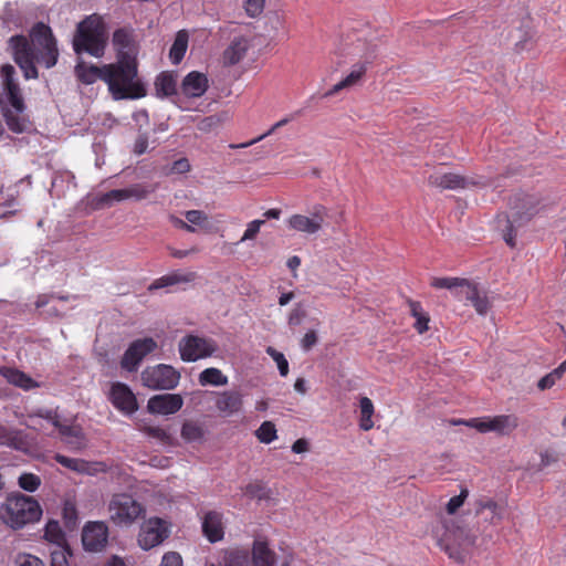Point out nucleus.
<instances>
[{
  "instance_id": "63",
  "label": "nucleus",
  "mask_w": 566,
  "mask_h": 566,
  "mask_svg": "<svg viewBox=\"0 0 566 566\" xmlns=\"http://www.w3.org/2000/svg\"><path fill=\"white\" fill-rule=\"evenodd\" d=\"M51 566H69L63 552H53L51 554Z\"/></svg>"
},
{
  "instance_id": "26",
  "label": "nucleus",
  "mask_w": 566,
  "mask_h": 566,
  "mask_svg": "<svg viewBox=\"0 0 566 566\" xmlns=\"http://www.w3.org/2000/svg\"><path fill=\"white\" fill-rule=\"evenodd\" d=\"M113 45L119 55H134V34L129 28H119L113 33Z\"/></svg>"
},
{
  "instance_id": "60",
  "label": "nucleus",
  "mask_w": 566,
  "mask_h": 566,
  "mask_svg": "<svg viewBox=\"0 0 566 566\" xmlns=\"http://www.w3.org/2000/svg\"><path fill=\"white\" fill-rule=\"evenodd\" d=\"M190 170V163L187 158H180L174 161L171 166V172L175 174H185Z\"/></svg>"
},
{
  "instance_id": "59",
  "label": "nucleus",
  "mask_w": 566,
  "mask_h": 566,
  "mask_svg": "<svg viewBox=\"0 0 566 566\" xmlns=\"http://www.w3.org/2000/svg\"><path fill=\"white\" fill-rule=\"evenodd\" d=\"M317 343V334L315 331H308L305 333L304 337L301 340L302 348L304 350H310Z\"/></svg>"
},
{
  "instance_id": "22",
  "label": "nucleus",
  "mask_w": 566,
  "mask_h": 566,
  "mask_svg": "<svg viewBox=\"0 0 566 566\" xmlns=\"http://www.w3.org/2000/svg\"><path fill=\"white\" fill-rule=\"evenodd\" d=\"M209 88L208 76L199 71L189 72L182 80L180 92L189 98L201 97Z\"/></svg>"
},
{
  "instance_id": "12",
  "label": "nucleus",
  "mask_w": 566,
  "mask_h": 566,
  "mask_svg": "<svg viewBox=\"0 0 566 566\" xmlns=\"http://www.w3.org/2000/svg\"><path fill=\"white\" fill-rule=\"evenodd\" d=\"M428 185L441 190H458L470 187H486L489 182L483 178L464 177L454 172H434L428 177Z\"/></svg>"
},
{
  "instance_id": "34",
  "label": "nucleus",
  "mask_w": 566,
  "mask_h": 566,
  "mask_svg": "<svg viewBox=\"0 0 566 566\" xmlns=\"http://www.w3.org/2000/svg\"><path fill=\"white\" fill-rule=\"evenodd\" d=\"M155 87L158 95L171 96L177 93V81L172 73L161 72L155 81Z\"/></svg>"
},
{
  "instance_id": "62",
  "label": "nucleus",
  "mask_w": 566,
  "mask_h": 566,
  "mask_svg": "<svg viewBox=\"0 0 566 566\" xmlns=\"http://www.w3.org/2000/svg\"><path fill=\"white\" fill-rule=\"evenodd\" d=\"M305 316V312L301 310L300 305L293 308L289 315L290 325H298Z\"/></svg>"
},
{
  "instance_id": "24",
  "label": "nucleus",
  "mask_w": 566,
  "mask_h": 566,
  "mask_svg": "<svg viewBox=\"0 0 566 566\" xmlns=\"http://www.w3.org/2000/svg\"><path fill=\"white\" fill-rule=\"evenodd\" d=\"M198 274L192 271H174L166 275L156 279L149 286L148 291H155L164 287H169L177 284H188L196 281Z\"/></svg>"
},
{
  "instance_id": "15",
  "label": "nucleus",
  "mask_w": 566,
  "mask_h": 566,
  "mask_svg": "<svg viewBox=\"0 0 566 566\" xmlns=\"http://www.w3.org/2000/svg\"><path fill=\"white\" fill-rule=\"evenodd\" d=\"M169 531L164 520L149 518L142 527L138 535L139 546L147 551L161 544L168 537Z\"/></svg>"
},
{
  "instance_id": "9",
  "label": "nucleus",
  "mask_w": 566,
  "mask_h": 566,
  "mask_svg": "<svg viewBox=\"0 0 566 566\" xmlns=\"http://www.w3.org/2000/svg\"><path fill=\"white\" fill-rule=\"evenodd\" d=\"M142 382L153 390H171L180 380V374L174 367L165 364L147 367L142 371Z\"/></svg>"
},
{
  "instance_id": "51",
  "label": "nucleus",
  "mask_w": 566,
  "mask_h": 566,
  "mask_svg": "<svg viewBox=\"0 0 566 566\" xmlns=\"http://www.w3.org/2000/svg\"><path fill=\"white\" fill-rule=\"evenodd\" d=\"M263 224L264 220H253L249 222L240 242L253 240L258 235L260 228Z\"/></svg>"
},
{
  "instance_id": "64",
  "label": "nucleus",
  "mask_w": 566,
  "mask_h": 566,
  "mask_svg": "<svg viewBox=\"0 0 566 566\" xmlns=\"http://www.w3.org/2000/svg\"><path fill=\"white\" fill-rule=\"evenodd\" d=\"M310 449V443L306 439L304 438H301V439H297L293 444H292V451L294 453H303V452H306L308 451Z\"/></svg>"
},
{
  "instance_id": "43",
  "label": "nucleus",
  "mask_w": 566,
  "mask_h": 566,
  "mask_svg": "<svg viewBox=\"0 0 566 566\" xmlns=\"http://www.w3.org/2000/svg\"><path fill=\"white\" fill-rule=\"evenodd\" d=\"M140 430L147 437L153 438L163 444H170V442H171L170 434L164 428H161L159 426L145 424L140 428Z\"/></svg>"
},
{
  "instance_id": "33",
  "label": "nucleus",
  "mask_w": 566,
  "mask_h": 566,
  "mask_svg": "<svg viewBox=\"0 0 566 566\" xmlns=\"http://www.w3.org/2000/svg\"><path fill=\"white\" fill-rule=\"evenodd\" d=\"M76 75L78 80L84 84H93L97 80L103 81V72L104 65H86L85 63H80L75 67Z\"/></svg>"
},
{
  "instance_id": "10",
  "label": "nucleus",
  "mask_w": 566,
  "mask_h": 566,
  "mask_svg": "<svg viewBox=\"0 0 566 566\" xmlns=\"http://www.w3.org/2000/svg\"><path fill=\"white\" fill-rule=\"evenodd\" d=\"M458 423H464L481 433L495 432L500 436L511 434L520 424L517 416L513 413L472 418L467 421H459Z\"/></svg>"
},
{
  "instance_id": "29",
  "label": "nucleus",
  "mask_w": 566,
  "mask_h": 566,
  "mask_svg": "<svg viewBox=\"0 0 566 566\" xmlns=\"http://www.w3.org/2000/svg\"><path fill=\"white\" fill-rule=\"evenodd\" d=\"M462 298L470 301L480 315H484L490 310V302L485 293H481L478 285L470 282L462 294Z\"/></svg>"
},
{
  "instance_id": "25",
  "label": "nucleus",
  "mask_w": 566,
  "mask_h": 566,
  "mask_svg": "<svg viewBox=\"0 0 566 566\" xmlns=\"http://www.w3.org/2000/svg\"><path fill=\"white\" fill-rule=\"evenodd\" d=\"M0 375L11 385L23 390H31L40 387V384L24 371L12 367H1Z\"/></svg>"
},
{
  "instance_id": "46",
  "label": "nucleus",
  "mask_w": 566,
  "mask_h": 566,
  "mask_svg": "<svg viewBox=\"0 0 566 566\" xmlns=\"http://www.w3.org/2000/svg\"><path fill=\"white\" fill-rule=\"evenodd\" d=\"M155 191V187L145 186L142 184H135L130 187H127V193L129 195V199L134 198L136 200L146 199L151 192Z\"/></svg>"
},
{
  "instance_id": "11",
  "label": "nucleus",
  "mask_w": 566,
  "mask_h": 566,
  "mask_svg": "<svg viewBox=\"0 0 566 566\" xmlns=\"http://www.w3.org/2000/svg\"><path fill=\"white\" fill-rule=\"evenodd\" d=\"M327 217V209L322 205L314 206L310 216L294 213L286 219V227L294 232L313 235L318 233Z\"/></svg>"
},
{
  "instance_id": "13",
  "label": "nucleus",
  "mask_w": 566,
  "mask_h": 566,
  "mask_svg": "<svg viewBox=\"0 0 566 566\" xmlns=\"http://www.w3.org/2000/svg\"><path fill=\"white\" fill-rule=\"evenodd\" d=\"M216 349L213 340L193 335L186 336L179 344V353L184 361H196L211 356Z\"/></svg>"
},
{
  "instance_id": "30",
  "label": "nucleus",
  "mask_w": 566,
  "mask_h": 566,
  "mask_svg": "<svg viewBox=\"0 0 566 566\" xmlns=\"http://www.w3.org/2000/svg\"><path fill=\"white\" fill-rule=\"evenodd\" d=\"M469 283V280L460 277H433L431 281V286L434 289H447L454 291V295L461 300L462 294L464 293Z\"/></svg>"
},
{
  "instance_id": "47",
  "label": "nucleus",
  "mask_w": 566,
  "mask_h": 566,
  "mask_svg": "<svg viewBox=\"0 0 566 566\" xmlns=\"http://www.w3.org/2000/svg\"><path fill=\"white\" fill-rule=\"evenodd\" d=\"M266 353L273 358V360L276 363L280 375L285 377L289 374V361L286 360L285 356L274 349L273 347H268Z\"/></svg>"
},
{
  "instance_id": "45",
  "label": "nucleus",
  "mask_w": 566,
  "mask_h": 566,
  "mask_svg": "<svg viewBox=\"0 0 566 566\" xmlns=\"http://www.w3.org/2000/svg\"><path fill=\"white\" fill-rule=\"evenodd\" d=\"M289 122H290L289 118H283V119L279 120L277 123H275L266 133L260 135L259 137H256L254 139H251V140L247 142V143L231 144L229 147L232 148V149L250 147V146L259 143L260 140L264 139L265 137L272 135L277 128L283 127Z\"/></svg>"
},
{
  "instance_id": "44",
  "label": "nucleus",
  "mask_w": 566,
  "mask_h": 566,
  "mask_svg": "<svg viewBox=\"0 0 566 566\" xmlns=\"http://www.w3.org/2000/svg\"><path fill=\"white\" fill-rule=\"evenodd\" d=\"M19 486L28 492H34L41 485V479L34 473L24 472L18 479Z\"/></svg>"
},
{
  "instance_id": "1",
  "label": "nucleus",
  "mask_w": 566,
  "mask_h": 566,
  "mask_svg": "<svg viewBox=\"0 0 566 566\" xmlns=\"http://www.w3.org/2000/svg\"><path fill=\"white\" fill-rule=\"evenodd\" d=\"M14 62L22 70L27 80L38 78L35 63L46 69L53 67L59 59L56 40L49 25L39 22L31 32L30 40L24 35H13L10 39Z\"/></svg>"
},
{
  "instance_id": "14",
  "label": "nucleus",
  "mask_w": 566,
  "mask_h": 566,
  "mask_svg": "<svg viewBox=\"0 0 566 566\" xmlns=\"http://www.w3.org/2000/svg\"><path fill=\"white\" fill-rule=\"evenodd\" d=\"M156 348L157 343L151 337L132 342L122 357L120 367L127 371H136L143 359Z\"/></svg>"
},
{
  "instance_id": "6",
  "label": "nucleus",
  "mask_w": 566,
  "mask_h": 566,
  "mask_svg": "<svg viewBox=\"0 0 566 566\" xmlns=\"http://www.w3.org/2000/svg\"><path fill=\"white\" fill-rule=\"evenodd\" d=\"M41 515L42 509L39 502L32 496L20 493L8 496L0 506V520L13 530L39 521Z\"/></svg>"
},
{
  "instance_id": "36",
  "label": "nucleus",
  "mask_w": 566,
  "mask_h": 566,
  "mask_svg": "<svg viewBox=\"0 0 566 566\" xmlns=\"http://www.w3.org/2000/svg\"><path fill=\"white\" fill-rule=\"evenodd\" d=\"M0 444L20 450L27 443L22 431L2 428L0 429Z\"/></svg>"
},
{
  "instance_id": "28",
  "label": "nucleus",
  "mask_w": 566,
  "mask_h": 566,
  "mask_svg": "<svg viewBox=\"0 0 566 566\" xmlns=\"http://www.w3.org/2000/svg\"><path fill=\"white\" fill-rule=\"evenodd\" d=\"M252 566H272L275 562V553L269 548L264 541H254L252 547Z\"/></svg>"
},
{
  "instance_id": "55",
  "label": "nucleus",
  "mask_w": 566,
  "mask_h": 566,
  "mask_svg": "<svg viewBox=\"0 0 566 566\" xmlns=\"http://www.w3.org/2000/svg\"><path fill=\"white\" fill-rule=\"evenodd\" d=\"M480 510H488L492 513L493 517H497L499 520L502 517L503 510L502 507L493 500H485L479 503Z\"/></svg>"
},
{
  "instance_id": "8",
  "label": "nucleus",
  "mask_w": 566,
  "mask_h": 566,
  "mask_svg": "<svg viewBox=\"0 0 566 566\" xmlns=\"http://www.w3.org/2000/svg\"><path fill=\"white\" fill-rule=\"evenodd\" d=\"M34 417H40L50 421L59 430L62 440L69 446L71 450L80 451L86 446V440L82 428L77 424L63 423L61 421L60 415L57 413V410H39L35 415H30V422H27L29 428H35V424H33Z\"/></svg>"
},
{
  "instance_id": "17",
  "label": "nucleus",
  "mask_w": 566,
  "mask_h": 566,
  "mask_svg": "<svg viewBox=\"0 0 566 566\" xmlns=\"http://www.w3.org/2000/svg\"><path fill=\"white\" fill-rule=\"evenodd\" d=\"M184 406V399L178 394H160L149 398L147 410L153 415H174Z\"/></svg>"
},
{
  "instance_id": "39",
  "label": "nucleus",
  "mask_w": 566,
  "mask_h": 566,
  "mask_svg": "<svg viewBox=\"0 0 566 566\" xmlns=\"http://www.w3.org/2000/svg\"><path fill=\"white\" fill-rule=\"evenodd\" d=\"M44 538L59 547L65 545V534L57 521H49L44 527Z\"/></svg>"
},
{
  "instance_id": "37",
  "label": "nucleus",
  "mask_w": 566,
  "mask_h": 566,
  "mask_svg": "<svg viewBox=\"0 0 566 566\" xmlns=\"http://www.w3.org/2000/svg\"><path fill=\"white\" fill-rule=\"evenodd\" d=\"M360 419L359 427L364 431H368L374 427L373 415L374 403L368 397H361L359 400Z\"/></svg>"
},
{
  "instance_id": "35",
  "label": "nucleus",
  "mask_w": 566,
  "mask_h": 566,
  "mask_svg": "<svg viewBox=\"0 0 566 566\" xmlns=\"http://www.w3.org/2000/svg\"><path fill=\"white\" fill-rule=\"evenodd\" d=\"M188 48V33L185 30L176 34L175 41L169 51V57L172 64H179Z\"/></svg>"
},
{
  "instance_id": "42",
  "label": "nucleus",
  "mask_w": 566,
  "mask_h": 566,
  "mask_svg": "<svg viewBox=\"0 0 566 566\" xmlns=\"http://www.w3.org/2000/svg\"><path fill=\"white\" fill-rule=\"evenodd\" d=\"M276 428L272 421H264L255 431L256 439L265 444L273 442L276 438Z\"/></svg>"
},
{
  "instance_id": "4",
  "label": "nucleus",
  "mask_w": 566,
  "mask_h": 566,
  "mask_svg": "<svg viewBox=\"0 0 566 566\" xmlns=\"http://www.w3.org/2000/svg\"><path fill=\"white\" fill-rule=\"evenodd\" d=\"M107 39L104 19L98 14H92L77 24L73 38V49L77 54L85 52L92 56L101 57L104 55Z\"/></svg>"
},
{
  "instance_id": "54",
  "label": "nucleus",
  "mask_w": 566,
  "mask_h": 566,
  "mask_svg": "<svg viewBox=\"0 0 566 566\" xmlns=\"http://www.w3.org/2000/svg\"><path fill=\"white\" fill-rule=\"evenodd\" d=\"M126 199H129V195L127 193V188L111 190V191L106 192L103 197V200L105 202L123 201Z\"/></svg>"
},
{
  "instance_id": "40",
  "label": "nucleus",
  "mask_w": 566,
  "mask_h": 566,
  "mask_svg": "<svg viewBox=\"0 0 566 566\" xmlns=\"http://www.w3.org/2000/svg\"><path fill=\"white\" fill-rule=\"evenodd\" d=\"M223 566H252L250 554L245 549H234L224 557Z\"/></svg>"
},
{
  "instance_id": "23",
  "label": "nucleus",
  "mask_w": 566,
  "mask_h": 566,
  "mask_svg": "<svg viewBox=\"0 0 566 566\" xmlns=\"http://www.w3.org/2000/svg\"><path fill=\"white\" fill-rule=\"evenodd\" d=\"M202 533L210 543H217L223 538L224 528L222 514L217 511H209L202 518Z\"/></svg>"
},
{
  "instance_id": "50",
  "label": "nucleus",
  "mask_w": 566,
  "mask_h": 566,
  "mask_svg": "<svg viewBox=\"0 0 566 566\" xmlns=\"http://www.w3.org/2000/svg\"><path fill=\"white\" fill-rule=\"evenodd\" d=\"M265 0H244L243 6L249 17H258L264 9Z\"/></svg>"
},
{
  "instance_id": "3",
  "label": "nucleus",
  "mask_w": 566,
  "mask_h": 566,
  "mask_svg": "<svg viewBox=\"0 0 566 566\" xmlns=\"http://www.w3.org/2000/svg\"><path fill=\"white\" fill-rule=\"evenodd\" d=\"M437 545L455 563L463 564L472 554L476 536L452 518H442L432 531Z\"/></svg>"
},
{
  "instance_id": "56",
  "label": "nucleus",
  "mask_w": 566,
  "mask_h": 566,
  "mask_svg": "<svg viewBox=\"0 0 566 566\" xmlns=\"http://www.w3.org/2000/svg\"><path fill=\"white\" fill-rule=\"evenodd\" d=\"M160 566H182V558L176 552L166 553L163 556Z\"/></svg>"
},
{
  "instance_id": "21",
  "label": "nucleus",
  "mask_w": 566,
  "mask_h": 566,
  "mask_svg": "<svg viewBox=\"0 0 566 566\" xmlns=\"http://www.w3.org/2000/svg\"><path fill=\"white\" fill-rule=\"evenodd\" d=\"M111 401L115 408L126 413H133L138 408L135 395L127 385L122 382L113 384Z\"/></svg>"
},
{
  "instance_id": "2",
  "label": "nucleus",
  "mask_w": 566,
  "mask_h": 566,
  "mask_svg": "<svg viewBox=\"0 0 566 566\" xmlns=\"http://www.w3.org/2000/svg\"><path fill=\"white\" fill-rule=\"evenodd\" d=\"M103 82L116 101L138 99L147 94L135 55H119L114 63L104 64Z\"/></svg>"
},
{
  "instance_id": "32",
  "label": "nucleus",
  "mask_w": 566,
  "mask_h": 566,
  "mask_svg": "<svg viewBox=\"0 0 566 566\" xmlns=\"http://www.w3.org/2000/svg\"><path fill=\"white\" fill-rule=\"evenodd\" d=\"M249 49V43L244 38L234 39L229 48L224 51V60L233 65L239 63Z\"/></svg>"
},
{
  "instance_id": "57",
  "label": "nucleus",
  "mask_w": 566,
  "mask_h": 566,
  "mask_svg": "<svg viewBox=\"0 0 566 566\" xmlns=\"http://www.w3.org/2000/svg\"><path fill=\"white\" fill-rule=\"evenodd\" d=\"M148 148V136L147 134L143 133L139 134L134 143L133 151L136 155H143L147 151Z\"/></svg>"
},
{
  "instance_id": "53",
  "label": "nucleus",
  "mask_w": 566,
  "mask_h": 566,
  "mask_svg": "<svg viewBox=\"0 0 566 566\" xmlns=\"http://www.w3.org/2000/svg\"><path fill=\"white\" fill-rule=\"evenodd\" d=\"M467 496H468V490H462L459 495L452 496L447 504L448 513L454 514L458 511V509L463 505Z\"/></svg>"
},
{
  "instance_id": "58",
  "label": "nucleus",
  "mask_w": 566,
  "mask_h": 566,
  "mask_svg": "<svg viewBox=\"0 0 566 566\" xmlns=\"http://www.w3.org/2000/svg\"><path fill=\"white\" fill-rule=\"evenodd\" d=\"M245 494L250 497L262 499L265 494L264 488L260 483H250L245 486Z\"/></svg>"
},
{
  "instance_id": "20",
  "label": "nucleus",
  "mask_w": 566,
  "mask_h": 566,
  "mask_svg": "<svg viewBox=\"0 0 566 566\" xmlns=\"http://www.w3.org/2000/svg\"><path fill=\"white\" fill-rule=\"evenodd\" d=\"M373 54H366L364 62H359L353 65L349 74L344 77L340 82L331 87L325 94V97H331L339 93L342 90L355 86L360 82L367 71V65L371 63Z\"/></svg>"
},
{
  "instance_id": "18",
  "label": "nucleus",
  "mask_w": 566,
  "mask_h": 566,
  "mask_svg": "<svg viewBox=\"0 0 566 566\" xmlns=\"http://www.w3.org/2000/svg\"><path fill=\"white\" fill-rule=\"evenodd\" d=\"M511 217L506 219V227L503 229V239L507 245L514 248L516 245V231L515 224L521 226L522 223L531 220L534 216V207L525 208V205L520 209L518 206L513 207Z\"/></svg>"
},
{
  "instance_id": "52",
  "label": "nucleus",
  "mask_w": 566,
  "mask_h": 566,
  "mask_svg": "<svg viewBox=\"0 0 566 566\" xmlns=\"http://www.w3.org/2000/svg\"><path fill=\"white\" fill-rule=\"evenodd\" d=\"M17 566H44L43 562L31 554H19L15 558Z\"/></svg>"
},
{
  "instance_id": "16",
  "label": "nucleus",
  "mask_w": 566,
  "mask_h": 566,
  "mask_svg": "<svg viewBox=\"0 0 566 566\" xmlns=\"http://www.w3.org/2000/svg\"><path fill=\"white\" fill-rule=\"evenodd\" d=\"M108 538V528L103 522H90L82 532V543L88 552L102 551Z\"/></svg>"
},
{
  "instance_id": "7",
  "label": "nucleus",
  "mask_w": 566,
  "mask_h": 566,
  "mask_svg": "<svg viewBox=\"0 0 566 566\" xmlns=\"http://www.w3.org/2000/svg\"><path fill=\"white\" fill-rule=\"evenodd\" d=\"M111 521L119 526H128L145 516L146 509L133 495L114 494L108 504Z\"/></svg>"
},
{
  "instance_id": "27",
  "label": "nucleus",
  "mask_w": 566,
  "mask_h": 566,
  "mask_svg": "<svg viewBox=\"0 0 566 566\" xmlns=\"http://www.w3.org/2000/svg\"><path fill=\"white\" fill-rule=\"evenodd\" d=\"M216 407L220 412L233 415L242 408V396L239 391H223L219 395Z\"/></svg>"
},
{
  "instance_id": "5",
  "label": "nucleus",
  "mask_w": 566,
  "mask_h": 566,
  "mask_svg": "<svg viewBox=\"0 0 566 566\" xmlns=\"http://www.w3.org/2000/svg\"><path fill=\"white\" fill-rule=\"evenodd\" d=\"M3 88L7 92L8 99L13 109H4L3 117L8 128L15 133L22 134L29 129L31 122L25 116V105L20 93L19 84L14 80L15 70L11 64H4L0 70Z\"/></svg>"
},
{
  "instance_id": "49",
  "label": "nucleus",
  "mask_w": 566,
  "mask_h": 566,
  "mask_svg": "<svg viewBox=\"0 0 566 566\" xmlns=\"http://www.w3.org/2000/svg\"><path fill=\"white\" fill-rule=\"evenodd\" d=\"M186 220L189 224L206 227L208 222V216L201 210H188L185 213Z\"/></svg>"
},
{
  "instance_id": "38",
  "label": "nucleus",
  "mask_w": 566,
  "mask_h": 566,
  "mask_svg": "<svg viewBox=\"0 0 566 566\" xmlns=\"http://www.w3.org/2000/svg\"><path fill=\"white\" fill-rule=\"evenodd\" d=\"M199 382L201 386H224L228 384V377L220 369L210 367L200 373Z\"/></svg>"
},
{
  "instance_id": "31",
  "label": "nucleus",
  "mask_w": 566,
  "mask_h": 566,
  "mask_svg": "<svg viewBox=\"0 0 566 566\" xmlns=\"http://www.w3.org/2000/svg\"><path fill=\"white\" fill-rule=\"evenodd\" d=\"M407 304L409 306L411 316L416 318V322L413 324L415 329L419 334L426 333L429 329V314L423 310L421 303L418 301L409 298L407 301Z\"/></svg>"
},
{
  "instance_id": "41",
  "label": "nucleus",
  "mask_w": 566,
  "mask_h": 566,
  "mask_svg": "<svg viewBox=\"0 0 566 566\" xmlns=\"http://www.w3.org/2000/svg\"><path fill=\"white\" fill-rule=\"evenodd\" d=\"M181 437L188 442L200 441L203 437V429L195 421H185L181 428Z\"/></svg>"
},
{
  "instance_id": "61",
  "label": "nucleus",
  "mask_w": 566,
  "mask_h": 566,
  "mask_svg": "<svg viewBox=\"0 0 566 566\" xmlns=\"http://www.w3.org/2000/svg\"><path fill=\"white\" fill-rule=\"evenodd\" d=\"M558 460V457L556 453H554L551 450H545L541 452V468H546L551 465L552 463H555Z\"/></svg>"
},
{
  "instance_id": "48",
  "label": "nucleus",
  "mask_w": 566,
  "mask_h": 566,
  "mask_svg": "<svg viewBox=\"0 0 566 566\" xmlns=\"http://www.w3.org/2000/svg\"><path fill=\"white\" fill-rule=\"evenodd\" d=\"M562 374L555 368L544 377H542L537 382V388L539 390H547L551 389L553 386L556 385V382L562 378Z\"/></svg>"
},
{
  "instance_id": "19",
  "label": "nucleus",
  "mask_w": 566,
  "mask_h": 566,
  "mask_svg": "<svg viewBox=\"0 0 566 566\" xmlns=\"http://www.w3.org/2000/svg\"><path fill=\"white\" fill-rule=\"evenodd\" d=\"M54 460L62 467L82 474H96L98 472H107L108 468L104 462H88L83 459L69 458L56 453Z\"/></svg>"
}]
</instances>
